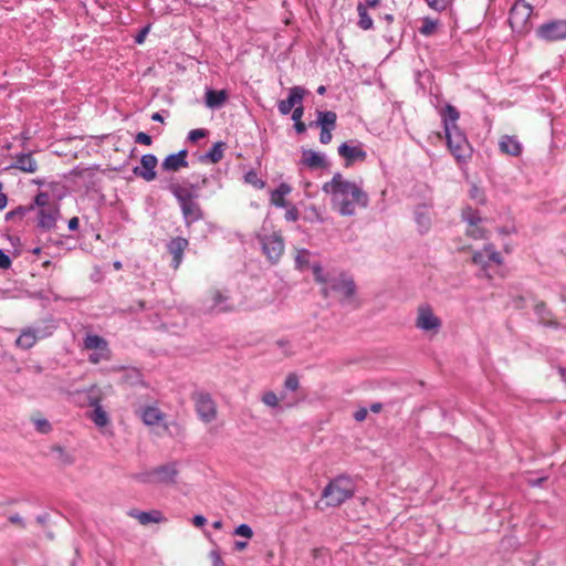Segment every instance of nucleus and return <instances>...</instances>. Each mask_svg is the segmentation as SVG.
Wrapping results in <instances>:
<instances>
[{
	"label": "nucleus",
	"mask_w": 566,
	"mask_h": 566,
	"mask_svg": "<svg viewBox=\"0 0 566 566\" xmlns=\"http://www.w3.org/2000/svg\"><path fill=\"white\" fill-rule=\"evenodd\" d=\"M323 191L332 195L333 207L342 216H353L356 208H366L369 197L358 185L344 179L340 172L334 174L331 181L323 185Z\"/></svg>",
	"instance_id": "1"
},
{
	"label": "nucleus",
	"mask_w": 566,
	"mask_h": 566,
	"mask_svg": "<svg viewBox=\"0 0 566 566\" xmlns=\"http://www.w3.org/2000/svg\"><path fill=\"white\" fill-rule=\"evenodd\" d=\"M441 117L450 153L458 163H467L471 158L472 147L464 133L457 125L460 117L459 111L453 105L447 104L441 111Z\"/></svg>",
	"instance_id": "2"
},
{
	"label": "nucleus",
	"mask_w": 566,
	"mask_h": 566,
	"mask_svg": "<svg viewBox=\"0 0 566 566\" xmlns=\"http://www.w3.org/2000/svg\"><path fill=\"white\" fill-rule=\"evenodd\" d=\"M168 190L177 199L187 227L205 218V212L197 201L198 192L177 182L170 184Z\"/></svg>",
	"instance_id": "3"
},
{
	"label": "nucleus",
	"mask_w": 566,
	"mask_h": 566,
	"mask_svg": "<svg viewBox=\"0 0 566 566\" xmlns=\"http://www.w3.org/2000/svg\"><path fill=\"white\" fill-rule=\"evenodd\" d=\"M355 486L348 476H337L323 490L322 499L326 500V506H339L346 500L354 496Z\"/></svg>",
	"instance_id": "4"
},
{
	"label": "nucleus",
	"mask_w": 566,
	"mask_h": 566,
	"mask_svg": "<svg viewBox=\"0 0 566 566\" xmlns=\"http://www.w3.org/2000/svg\"><path fill=\"white\" fill-rule=\"evenodd\" d=\"M179 471L176 462H168L135 475L136 480L146 484H176Z\"/></svg>",
	"instance_id": "5"
},
{
	"label": "nucleus",
	"mask_w": 566,
	"mask_h": 566,
	"mask_svg": "<svg viewBox=\"0 0 566 566\" xmlns=\"http://www.w3.org/2000/svg\"><path fill=\"white\" fill-rule=\"evenodd\" d=\"M533 8L525 0H517L510 10L509 23L514 32L527 33L531 28Z\"/></svg>",
	"instance_id": "6"
},
{
	"label": "nucleus",
	"mask_w": 566,
	"mask_h": 566,
	"mask_svg": "<svg viewBox=\"0 0 566 566\" xmlns=\"http://www.w3.org/2000/svg\"><path fill=\"white\" fill-rule=\"evenodd\" d=\"M191 399L201 421L210 423L216 420L218 415L217 405L210 394L197 391L191 395Z\"/></svg>",
	"instance_id": "7"
},
{
	"label": "nucleus",
	"mask_w": 566,
	"mask_h": 566,
	"mask_svg": "<svg viewBox=\"0 0 566 566\" xmlns=\"http://www.w3.org/2000/svg\"><path fill=\"white\" fill-rule=\"evenodd\" d=\"M258 238L266 259L272 264L277 263L284 252L283 237L280 233L274 232L271 235H259Z\"/></svg>",
	"instance_id": "8"
},
{
	"label": "nucleus",
	"mask_w": 566,
	"mask_h": 566,
	"mask_svg": "<svg viewBox=\"0 0 566 566\" xmlns=\"http://www.w3.org/2000/svg\"><path fill=\"white\" fill-rule=\"evenodd\" d=\"M327 284H331L332 292L337 293L342 296V303L349 302L356 294L357 287L355 281L345 272L339 273V275L337 276H332Z\"/></svg>",
	"instance_id": "9"
},
{
	"label": "nucleus",
	"mask_w": 566,
	"mask_h": 566,
	"mask_svg": "<svg viewBox=\"0 0 566 566\" xmlns=\"http://www.w3.org/2000/svg\"><path fill=\"white\" fill-rule=\"evenodd\" d=\"M537 38L546 42L566 40V19L551 20L536 29Z\"/></svg>",
	"instance_id": "10"
},
{
	"label": "nucleus",
	"mask_w": 566,
	"mask_h": 566,
	"mask_svg": "<svg viewBox=\"0 0 566 566\" xmlns=\"http://www.w3.org/2000/svg\"><path fill=\"white\" fill-rule=\"evenodd\" d=\"M337 150L338 155L345 160L346 167L357 161L364 163L367 159V153L363 149L361 143L354 139L343 143Z\"/></svg>",
	"instance_id": "11"
},
{
	"label": "nucleus",
	"mask_w": 566,
	"mask_h": 566,
	"mask_svg": "<svg viewBox=\"0 0 566 566\" xmlns=\"http://www.w3.org/2000/svg\"><path fill=\"white\" fill-rule=\"evenodd\" d=\"M101 401L99 390L96 387H92L87 394V403L94 408L90 418L97 427H105L109 422V418L103 409Z\"/></svg>",
	"instance_id": "12"
},
{
	"label": "nucleus",
	"mask_w": 566,
	"mask_h": 566,
	"mask_svg": "<svg viewBox=\"0 0 566 566\" xmlns=\"http://www.w3.org/2000/svg\"><path fill=\"white\" fill-rule=\"evenodd\" d=\"M416 326L424 332L437 334L441 327V319L433 314L430 305H421L418 308Z\"/></svg>",
	"instance_id": "13"
},
{
	"label": "nucleus",
	"mask_w": 566,
	"mask_h": 566,
	"mask_svg": "<svg viewBox=\"0 0 566 566\" xmlns=\"http://www.w3.org/2000/svg\"><path fill=\"white\" fill-rule=\"evenodd\" d=\"M158 159L153 154L143 155L140 158V166L133 168V174L145 181H153L157 177L156 167Z\"/></svg>",
	"instance_id": "14"
},
{
	"label": "nucleus",
	"mask_w": 566,
	"mask_h": 566,
	"mask_svg": "<svg viewBox=\"0 0 566 566\" xmlns=\"http://www.w3.org/2000/svg\"><path fill=\"white\" fill-rule=\"evenodd\" d=\"M189 241L184 237L171 238L167 243V251L172 255L171 266L177 270L184 259V252L188 249Z\"/></svg>",
	"instance_id": "15"
},
{
	"label": "nucleus",
	"mask_w": 566,
	"mask_h": 566,
	"mask_svg": "<svg viewBox=\"0 0 566 566\" xmlns=\"http://www.w3.org/2000/svg\"><path fill=\"white\" fill-rule=\"evenodd\" d=\"M305 94L306 90L301 86H293L290 88L289 97L280 101L277 104L280 113L282 115L290 114L297 104L302 103Z\"/></svg>",
	"instance_id": "16"
},
{
	"label": "nucleus",
	"mask_w": 566,
	"mask_h": 566,
	"mask_svg": "<svg viewBox=\"0 0 566 566\" xmlns=\"http://www.w3.org/2000/svg\"><path fill=\"white\" fill-rule=\"evenodd\" d=\"M188 150L181 149L178 153L168 155L161 163L163 171H179L188 167Z\"/></svg>",
	"instance_id": "17"
},
{
	"label": "nucleus",
	"mask_w": 566,
	"mask_h": 566,
	"mask_svg": "<svg viewBox=\"0 0 566 566\" xmlns=\"http://www.w3.org/2000/svg\"><path fill=\"white\" fill-rule=\"evenodd\" d=\"M7 169H18L23 172L33 174L38 170V164L31 153H22L15 156L14 163Z\"/></svg>",
	"instance_id": "18"
},
{
	"label": "nucleus",
	"mask_w": 566,
	"mask_h": 566,
	"mask_svg": "<svg viewBox=\"0 0 566 566\" xmlns=\"http://www.w3.org/2000/svg\"><path fill=\"white\" fill-rule=\"evenodd\" d=\"M60 210L57 207H51L48 209H40L38 212V227L44 230H51L55 228Z\"/></svg>",
	"instance_id": "19"
},
{
	"label": "nucleus",
	"mask_w": 566,
	"mask_h": 566,
	"mask_svg": "<svg viewBox=\"0 0 566 566\" xmlns=\"http://www.w3.org/2000/svg\"><path fill=\"white\" fill-rule=\"evenodd\" d=\"M135 412L140 417L146 426L158 424L165 417L164 412H161L157 407L151 406L139 407Z\"/></svg>",
	"instance_id": "20"
},
{
	"label": "nucleus",
	"mask_w": 566,
	"mask_h": 566,
	"mask_svg": "<svg viewBox=\"0 0 566 566\" xmlns=\"http://www.w3.org/2000/svg\"><path fill=\"white\" fill-rule=\"evenodd\" d=\"M71 175L83 181L82 185L85 188L86 192L96 190L97 180L95 178V172L93 168L76 167L71 171Z\"/></svg>",
	"instance_id": "21"
},
{
	"label": "nucleus",
	"mask_w": 566,
	"mask_h": 566,
	"mask_svg": "<svg viewBox=\"0 0 566 566\" xmlns=\"http://www.w3.org/2000/svg\"><path fill=\"white\" fill-rule=\"evenodd\" d=\"M499 146H500V150L503 154H506L510 156L516 157V156H520L522 153V145L516 139L515 136H509V135L503 136L500 140Z\"/></svg>",
	"instance_id": "22"
},
{
	"label": "nucleus",
	"mask_w": 566,
	"mask_h": 566,
	"mask_svg": "<svg viewBox=\"0 0 566 566\" xmlns=\"http://www.w3.org/2000/svg\"><path fill=\"white\" fill-rule=\"evenodd\" d=\"M302 163L312 169H324L327 167L325 158L312 149H304L302 151Z\"/></svg>",
	"instance_id": "23"
},
{
	"label": "nucleus",
	"mask_w": 566,
	"mask_h": 566,
	"mask_svg": "<svg viewBox=\"0 0 566 566\" xmlns=\"http://www.w3.org/2000/svg\"><path fill=\"white\" fill-rule=\"evenodd\" d=\"M229 94L226 90H212L209 88L206 92V105L210 108H220L228 99Z\"/></svg>",
	"instance_id": "24"
},
{
	"label": "nucleus",
	"mask_w": 566,
	"mask_h": 566,
	"mask_svg": "<svg viewBox=\"0 0 566 566\" xmlns=\"http://www.w3.org/2000/svg\"><path fill=\"white\" fill-rule=\"evenodd\" d=\"M292 188L286 182H282L279 187L271 191V203L279 208L289 207V202L285 200V196L291 192Z\"/></svg>",
	"instance_id": "25"
},
{
	"label": "nucleus",
	"mask_w": 566,
	"mask_h": 566,
	"mask_svg": "<svg viewBox=\"0 0 566 566\" xmlns=\"http://www.w3.org/2000/svg\"><path fill=\"white\" fill-rule=\"evenodd\" d=\"M129 515L137 518L138 522L143 525H147L149 523H160L165 520L163 513L157 510H153L149 512L134 510L129 513Z\"/></svg>",
	"instance_id": "26"
},
{
	"label": "nucleus",
	"mask_w": 566,
	"mask_h": 566,
	"mask_svg": "<svg viewBox=\"0 0 566 566\" xmlns=\"http://www.w3.org/2000/svg\"><path fill=\"white\" fill-rule=\"evenodd\" d=\"M227 148L224 142H217L212 148L200 157V161H210L217 164L223 158V151Z\"/></svg>",
	"instance_id": "27"
},
{
	"label": "nucleus",
	"mask_w": 566,
	"mask_h": 566,
	"mask_svg": "<svg viewBox=\"0 0 566 566\" xmlns=\"http://www.w3.org/2000/svg\"><path fill=\"white\" fill-rule=\"evenodd\" d=\"M337 115L333 111H317V123L319 128H336Z\"/></svg>",
	"instance_id": "28"
},
{
	"label": "nucleus",
	"mask_w": 566,
	"mask_h": 566,
	"mask_svg": "<svg viewBox=\"0 0 566 566\" xmlns=\"http://www.w3.org/2000/svg\"><path fill=\"white\" fill-rule=\"evenodd\" d=\"M415 218L420 228V232H427L431 226V218L428 210L424 207H418L415 211Z\"/></svg>",
	"instance_id": "29"
},
{
	"label": "nucleus",
	"mask_w": 566,
	"mask_h": 566,
	"mask_svg": "<svg viewBox=\"0 0 566 566\" xmlns=\"http://www.w3.org/2000/svg\"><path fill=\"white\" fill-rule=\"evenodd\" d=\"M84 347L86 349H99L104 352H109L107 348V342L98 335H87L84 338Z\"/></svg>",
	"instance_id": "30"
},
{
	"label": "nucleus",
	"mask_w": 566,
	"mask_h": 566,
	"mask_svg": "<svg viewBox=\"0 0 566 566\" xmlns=\"http://www.w3.org/2000/svg\"><path fill=\"white\" fill-rule=\"evenodd\" d=\"M36 342L35 332L31 328L24 329L17 338V346L23 349H30Z\"/></svg>",
	"instance_id": "31"
},
{
	"label": "nucleus",
	"mask_w": 566,
	"mask_h": 566,
	"mask_svg": "<svg viewBox=\"0 0 566 566\" xmlns=\"http://www.w3.org/2000/svg\"><path fill=\"white\" fill-rule=\"evenodd\" d=\"M357 12H358V22L357 25L363 30H369L373 28L374 22L371 17L368 14L366 10V6L363 2H358L357 4Z\"/></svg>",
	"instance_id": "32"
},
{
	"label": "nucleus",
	"mask_w": 566,
	"mask_h": 566,
	"mask_svg": "<svg viewBox=\"0 0 566 566\" xmlns=\"http://www.w3.org/2000/svg\"><path fill=\"white\" fill-rule=\"evenodd\" d=\"M462 219L469 223V226H478L482 218L476 209H473L471 207H467L462 210Z\"/></svg>",
	"instance_id": "33"
},
{
	"label": "nucleus",
	"mask_w": 566,
	"mask_h": 566,
	"mask_svg": "<svg viewBox=\"0 0 566 566\" xmlns=\"http://www.w3.org/2000/svg\"><path fill=\"white\" fill-rule=\"evenodd\" d=\"M34 209V206L33 205H29V206H19L17 207L15 209L9 211L7 214H6V219L7 220H13V219H19V220H22L30 211H32Z\"/></svg>",
	"instance_id": "34"
},
{
	"label": "nucleus",
	"mask_w": 566,
	"mask_h": 566,
	"mask_svg": "<svg viewBox=\"0 0 566 566\" xmlns=\"http://www.w3.org/2000/svg\"><path fill=\"white\" fill-rule=\"evenodd\" d=\"M312 272H313L315 282H317L319 284H327V282L332 277L331 274L324 273V270L319 263H314L312 265Z\"/></svg>",
	"instance_id": "35"
},
{
	"label": "nucleus",
	"mask_w": 566,
	"mask_h": 566,
	"mask_svg": "<svg viewBox=\"0 0 566 566\" xmlns=\"http://www.w3.org/2000/svg\"><path fill=\"white\" fill-rule=\"evenodd\" d=\"M51 450L53 452H57L59 461L63 465H71L74 462V458L69 452H66V450L63 447L55 444L51 448Z\"/></svg>",
	"instance_id": "36"
},
{
	"label": "nucleus",
	"mask_w": 566,
	"mask_h": 566,
	"mask_svg": "<svg viewBox=\"0 0 566 566\" xmlns=\"http://www.w3.org/2000/svg\"><path fill=\"white\" fill-rule=\"evenodd\" d=\"M232 535L250 539L253 537L254 533L250 525L243 523L234 528Z\"/></svg>",
	"instance_id": "37"
},
{
	"label": "nucleus",
	"mask_w": 566,
	"mask_h": 566,
	"mask_svg": "<svg viewBox=\"0 0 566 566\" xmlns=\"http://www.w3.org/2000/svg\"><path fill=\"white\" fill-rule=\"evenodd\" d=\"M244 180L259 189H262L265 186V182L258 177V174L254 170L248 171L244 175Z\"/></svg>",
	"instance_id": "38"
},
{
	"label": "nucleus",
	"mask_w": 566,
	"mask_h": 566,
	"mask_svg": "<svg viewBox=\"0 0 566 566\" xmlns=\"http://www.w3.org/2000/svg\"><path fill=\"white\" fill-rule=\"evenodd\" d=\"M485 252L488 253V260H489V263L490 262H493L497 265L502 264L503 262V259L501 256V254L494 250V245L493 244H489L485 247Z\"/></svg>",
	"instance_id": "39"
},
{
	"label": "nucleus",
	"mask_w": 566,
	"mask_h": 566,
	"mask_svg": "<svg viewBox=\"0 0 566 566\" xmlns=\"http://www.w3.org/2000/svg\"><path fill=\"white\" fill-rule=\"evenodd\" d=\"M284 387L291 391L297 390L300 387L297 375L294 373L289 374L285 379Z\"/></svg>",
	"instance_id": "40"
},
{
	"label": "nucleus",
	"mask_w": 566,
	"mask_h": 566,
	"mask_svg": "<svg viewBox=\"0 0 566 566\" xmlns=\"http://www.w3.org/2000/svg\"><path fill=\"white\" fill-rule=\"evenodd\" d=\"M472 262L481 265L483 269L489 265L488 253L484 251H478L472 255Z\"/></svg>",
	"instance_id": "41"
},
{
	"label": "nucleus",
	"mask_w": 566,
	"mask_h": 566,
	"mask_svg": "<svg viewBox=\"0 0 566 566\" xmlns=\"http://www.w3.org/2000/svg\"><path fill=\"white\" fill-rule=\"evenodd\" d=\"M50 196L48 192H39L34 197L33 206L39 207L40 209H46L45 207L49 205Z\"/></svg>",
	"instance_id": "42"
},
{
	"label": "nucleus",
	"mask_w": 566,
	"mask_h": 566,
	"mask_svg": "<svg viewBox=\"0 0 566 566\" xmlns=\"http://www.w3.org/2000/svg\"><path fill=\"white\" fill-rule=\"evenodd\" d=\"M35 429L41 433H49L52 430L51 423L46 419H33Z\"/></svg>",
	"instance_id": "43"
},
{
	"label": "nucleus",
	"mask_w": 566,
	"mask_h": 566,
	"mask_svg": "<svg viewBox=\"0 0 566 566\" xmlns=\"http://www.w3.org/2000/svg\"><path fill=\"white\" fill-rule=\"evenodd\" d=\"M262 401L269 407H276L279 405V398L273 391H266L262 396Z\"/></svg>",
	"instance_id": "44"
},
{
	"label": "nucleus",
	"mask_w": 566,
	"mask_h": 566,
	"mask_svg": "<svg viewBox=\"0 0 566 566\" xmlns=\"http://www.w3.org/2000/svg\"><path fill=\"white\" fill-rule=\"evenodd\" d=\"M437 28V23L426 19L422 27L420 28V33L423 35H431Z\"/></svg>",
	"instance_id": "45"
},
{
	"label": "nucleus",
	"mask_w": 566,
	"mask_h": 566,
	"mask_svg": "<svg viewBox=\"0 0 566 566\" xmlns=\"http://www.w3.org/2000/svg\"><path fill=\"white\" fill-rule=\"evenodd\" d=\"M208 135V130L207 129H203V128H197V129H192L189 135H188V139L192 143H196L198 142L199 139L201 138H205L206 136Z\"/></svg>",
	"instance_id": "46"
},
{
	"label": "nucleus",
	"mask_w": 566,
	"mask_h": 566,
	"mask_svg": "<svg viewBox=\"0 0 566 566\" xmlns=\"http://www.w3.org/2000/svg\"><path fill=\"white\" fill-rule=\"evenodd\" d=\"M471 229L468 230V235L473 239H483L485 238V230L478 226H470Z\"/></svg>",
	"instance_id": "47"
},
{
	"label": "nucleus",
	"mask_w": 566,
	"mask_h": 566,
	"mask_svg": "<svg viewBox=\"0 0 566 566\" xmlns=\"http://www.w3.org/2000/svg\"><path fill=\"white\" fill-rule=\"evenodd\" d=\"M109 352L101 350L88 356V361L92 364H98L101 360H107L109 358Z\"/></svg>",
	"instance_id": "48"
},
{
	"label": "nucleus",
	"mask_w": 566,
	"mask_h": 566,
	"mask_svg": "<svg viewBox=\"0 0 566 566\" xmlns=\"http://www.w3.org/2000/svg\"><path fill=\"white\" fill-rule=\"evenodd\" d=\"M135 143L140 144V145L150 146L153 143V138L150 135H148L144 132H139L135 136Z\"/></svg>",
	"instance_id": "49"
},
{
	"label": "nucleus",
	"mask_w": 566,
	"mask_h": 566,
	"mask_svg": "<svg viewBox=\"0 0 566 566\" xmlns=\"http://www.w3.org/2000/svg\"><path fill=\"white\" fill-rule=\"evenodd\" d=\"M209 557L211 558L212 566H227L218 549L211 551Z\"/></svg>",
	"instance_id": "50"
},
{
	"label": "nucleus",
	"mask_w": 566,
	"mask_h": 566,
	"mask_svg": "<svg viewBox=\"0 0 566 566\" xmlns=\"http://www.w3.org/2000/svg\"><path fill=\"white\" fill-rule=\"evenodd\" d=\"M228 300V296L223 295L220 291H214L212 294V308L218 307L219 305L226 303Z\"/></svg>",
	"instance_id": "51"
},
{
	"label": "nucleus",
	"mask_w": 566,
	"mask_h": 566,
	"mask_svg": "<svg viewBox=\"0 0 566 566\" xmlns=\"http://www.w3.org/2000/svg\"><path fill=\"white\" fill-rule=\"evenodd\" d=\"M298 218H300L298 209L295 206L289 207V209L285 212V219L287 221L295 222L298 220Z\"/></svg>",
	"instance_id": "52"
},
{
	"label": "nucleus",
	"mask_w": 566,
	"mask_h": 566,
	"mask_svg": "<svg viewBox=\"0 0 566 566\" xmlns=\"http://www.w3.org/2000/svg\"><path fill=\"white\" fill-rule=\"evenodd\" d=\"M308 254L310 253L307 250H302L301 252L297 253L295 262L300 268L308 263Z\"/></svg>",
	"instance_id": "53"
},
{
	"label": "nucleus",
	"mask_w": 566,
	"mask_h": 566,
	"mask_svg": "<svg viewBox=\"0 0 566 566\" xmlns=\"http://www.w3.org/2000/svg\"><path fill=\"white\" fill-rule=\"evenodd\" d=\"M333 128H321L319 142L322 144H328L332 140Z\"/></svg>",
	"instance_id": "54"
},
{
	"label": "nucleus",
	"mask_w": 566,
	"mask_h": 566,
	"mask_svg": "<svg viewBox=\"0 0 566 566\" xmlns=\"http://www.w3.org/2000/svg\"><path fill=\"white\" fill-rule=\"evenodd\" d=\"M11 259L3 250L0 249V269H9L11 266Z\"/></svg>",
	"instance_id": "55"
},
{
	"label": "nucleus",
	"mask_w": 566,
	"mask_h": 566,
	"mask_svg": "<svg viewBox=\"0 0 566 566\" xmlns=\"http://www.w3.org/2000/svg\"><path fill=\"white\" fill-rule=\"evenodd\" d=\"M304 114V107L301 104H297L294 108H293V112H292V119L294 122H296V119L301 120L302 116Z\"/></svg>",
	"instance_id": "56"
},
{
	"label": "nucleus",
	"mask_w": 566,
	"mask_h": 566,
	"mask_svg": "<svg viewBox=\"0 0 566 566\" xmlns=\"http://www.w3.org/2000/svg\"><path fill=\"white\" fill-rule=\"evenodd\" d=\"M470 192H471V198L479 199L480 203H484L485 202L484 195L480 191V189L476 186H473L471 188Z\"/></svg>",
	"instance_id": "57"
},
{
	"label": "nucleus",
	"mask_w": 566,
	"mask_h": 566,
	"mask_svg": "<svg viewBox=\"0 0 566 566\" xmlns=\"http://www.w3.org/2000/svg\"><path fill=\"white\" fill-rule=\"evenodd\" d=\"M368 410L366 408H359L354 412V419L358 422L364 421L367 418Z\"/></svg>",
	"instance_id": "58"
},
{
	"label": "nucleus",
	"mask_w": 566,
	"mask_h": 566,
	"mask_svg": "<svg viewBox=\"0 0 566 566\" xmlns=\"http://www.w3.org/2000/svg\"><path fill=\"white\" fill-rule=\"evenodd\" d=\"M428 6L432 9H443L446 7V0H426Z\"/></svg>",
	"instance_id": "59"
},
{
	"label": "nucleus",
	"mask_w": 566,
	"mask_h": 566,
	"mask_svg": "<svg viewBox=\"0 0 566 566\" xmlns=\"http://www.w3.org/2000/svg\"><path fill=\"white\" fill-rule=\"evenodd\" d=\"M9 521H10V523L20 526L21 528L25 527V524L19 514L10 515Z\"/></svg>",
	"instance_id": "60"
},
{
	"label": "nucleus",
	"mask_w": 566,
	"mask_h": 566,
	"mask_svg": "<svg viewBox=\"0 0 566 566\" xmlns=\"http://www.w3.org/2000/svg\"><path fill=\"white\" fill-rule=\"evenodd\" d=\"M248 545V541H235L233 543V551L243 552L244 549H247Z\"/></svg>",
	"instance_id": "61"
},
{
	"label": "nucleus",
	"mask_w": 566,
	"mask_h": 566,
	"mask_svg": "<svg viewBox=\"0 0 566 566\" xmlns=\"http://www.w3.org/2000/svg\"><path fill=\"white\" fill-rule=\"evenodd\" d=\"M207 520L203 515H195L192 518V523L197 527H202L206 524Z\"/></svg>",
	"instance_id": "62"
},
{
	"label": "nucleus",
	"mask_w": 566,
	"mask_h": 566,
	"mask_svg": "<svg viewBox=\"0 0 566 566\" xmlns=\"http://www.w3.org/2000/svg\"><path fill=\"white\" fill-rule=\"evenodd\" d=\"M294 128L297 134H304L306 132V125L302 120H298V119H296V122H294Z\"/></svg>",
	"instance_id": "63"
},
{
	"label": "nucleus",
	"mask_w": 566,
	"mask_h": 566,
	"mask_svg": "<svg viewBox=\"0 0 566 566\" xmlns=\"http://www.w3.org/2000/svg\"><path fill=\"white\" fill-rule=\"evenodd\" d=\"M78 226H80V220H78V218H77V217H73V218H71V219L69 220V224H67V227H69V229H70L71 231H75V230H77V229H78Z\"/></svg>",
	"instance_id": "64"
}]
</instances>
